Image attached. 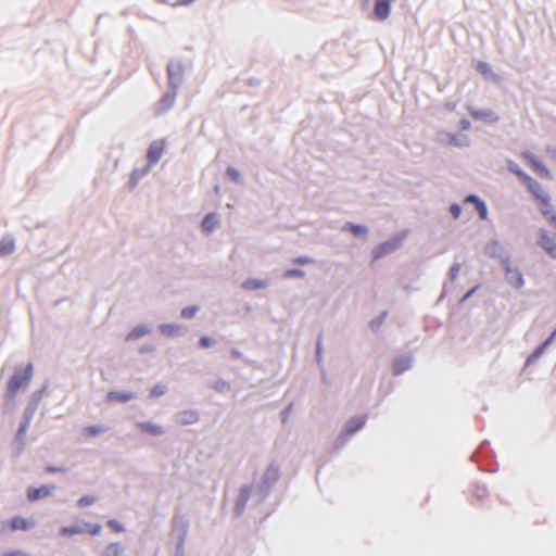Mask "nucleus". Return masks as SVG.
<instances>
[{
    "mask_svg": "<svg viewBox=\"0 0 556 556\" xmlns=\"http://www.w3.org/2000/svg\"><path fill=\"white\" fill-rule=\"evenodd\" d=\"M34 374L33 364L29 363L25 368L16 369L8 383V396L13 399L16 393L26 389Z\"/></svg>",
    "mask_w": 556,
    "mask_h": 556,
    "instance_id": "1",
    "label": "nucleus"
},
{
    "mask_svg": "<svg viewBox=\"0 0 556 556\" xmlns=\"http://www.w3.org/2000/svg\"><path fill=\"white\" fill-rule=\"evenodd\" d=\"M394 1L395 0H375L374 14L376 18L379 21L387 20Z\"/></svg>",
    "mask_w": 556,
    "mask_h": 556,
    "instance_id": "2",
    "label": "nucleus"
},
{
    "mask_svg": "<svg viewBox=\"0 0 556 556\" xmlns=\"http://www.w3.org/2000/svg\"><path fill=\"white\" fill-rule=\"evenodd\" d=\"M165 150V141L156 140L153 141L148 150V160L150 164H155L160 161Z\"/></svg>",
    "mask_w": 556,
    "mask_h": 556,
    "instance_id": "3",
    "label": "nucleus"
},
{
    "mask_svg": "<svg viewBox=\"0 0 556 556\" xmlns=\"http://www.w3.org/2000/svg\"><path fill=\"white\" fill-rule=\"evenodd\" d=\"M523 159L529 163L532 169L541 176L549 177L548 168L540 162L532 153L526 152L522 154Z\"/></svg>",
    "mask_w": 556,
    "mask_h": 556,
    "instance_id": "4",
    "label": "nucleus"
},
{
    "mask_svg": "<svg viewBox=\"0 0 556 556\" xmlns=\"http://www.w3.org/2000/svg\"><path fill=\"white\" fill-rule=\"evenodd\" d=\"M527 187L529 191L535 197V199L542 204L547 205V193L544 192L542 186L534 180L532 177H527Z\"/></svg>",
    "mask_w": 556,
    "mask_h": 556,
    "instance_id": "5",
    "label": "nucleus"
},
{
    "mask_svg": "<svg viewBox=\"0 0 556 556\" xmlns=\"http://www.w3.org/2000/svg\"><path fill=\"white\" fill-rule=\"evenodd\" d=\"M53 489H54L53 485H42L40 488H29L27 490V500L29 502H35L41 497H47L52 493Z\"/></svg>",
    "mask_w": 556,
    "mask_h": 556,
    "instance_id": "6",
    "label": "nucleus"
},
{
    "mask_svg": "<svg viewBox=\"0 0 556 556\" xmlns=\"http://www.w3.org/2000/svg\"><path fill=\"white\" fill-rule=\"evenodd\" d=\"M366 419H367V416L363 415V416H358V417H353L350 420H348V422L345 424V428H344V434L352 435L353 433H355L356 431L362 429L366 424Z\"/></svg>",
    "mask_w": 556,
    "mask_h": 556,
    "instance_id": "7",
    "label": "nucleus"
},
{
    "mask_svg": "<svg viewBox=\"0 0 556 556\" xmlns=\"http://www.w3.org/2000/svg\"><path fill=\"white\" fill-rule=\"evenodd\" d=\"M540 244L551 256L556 257V240L549 237L547 232H542Z\"/></svg>",
    "mask_w": 556,
    "mask_h": 556,
    "instance_id": "8",
    "label": "nucleus"
},
{
    "mask_svg": "<svg viewBox=\"0 0 556 556\" xmlns=\"http://www.w3.org/2000/svg\"><path fill=\"white\" fill-rule=\"evenodd\" d=\"M33 526H34L33 521H30L24 517H21V516L13 517L10 520V529L12 531H18V530L26 531V530L30 529Z\"/></svg>",
    "mask_w": 556,
    "mask_h": 556,
    "instance_id": "9",
    "label": "nucleus"
},
{
    "mask_svg": "<svg viewBox=\"0 0 556 556\" xmlns=\"http://www.w3.org/2000/svg\"><path fill=\"white\" fill-rule=\"evenodd\" d=\"M137 428L141 432L147 433L149 435H153V437L161 435L164 432L161 426L149 422V421L138 422Z\"/></svg>",
    "mask_w": 556,
    "mask_h": 556,
    "instance_id": "10",
    "label": "nucleus"
},
{
    "mask_svg": "<svg viewBox=\"0 0 556 556\" xmlns=\"http://www.w3.org/2000/svg\"><path fill=\"white\" fill-rule=\"evenodd\" d=\"M466 202L473 203L479 213L480 218L486 219L488 208L482 200H480L477 195L470 194L466 198Z\"/></svg>",
    "mask_w": 556,
    "mask_h": 556,
    "instance_id": "11",
    "label": "nucleus"
},
{
    "mask_svg": "<svg viewBox=\"0 0 556 556\" xmlns=\"http://www.w3.org/2000/svg\"><path fill=\"white\" fill-rule=\"evenodd\" d=\"M199 420V414L194 410H184L178 415V422L180 425H192Z\"/></svg>",
    "mask_w": 556,
    "mask_h": 556,
    "instance_id": "12",
    "label": "nucleus"
},
{
    "mask_svg": "<svg viewBox=\"0 0 556 556\" xmlns=\"http://www.w3.org/2000/svg\"><path fill=\"white\" fill-rule=\"evenodd\" d=\"M135 397V394L131 392H117V391H111L108 393V401L109 402H128Z\"/></svg>",
    "mask_w": 556,
    "mask_h": 556,
    "instance_id": "13",
    "label": "nucleus"
},
{
    "mask_svg": "<svg viewBox=\"0 0 556 556\" xmlns=\"http://www.w3.org/2000/svg\"><path fill=\"white\" fill-rule=\"evenodd\" d=\"M218 226V219L216 214H207L202 222V229L205 232H212Z\"/></svg>",
    "mask_w": 556,
    "mask_h": 556,
    "instance_id": "14",
    "label": "nucleus"
},
{
    "mask_svg": "<svg viewBox=\"0 0 556 556\" xmlns=\"http://www.w3.org/2000/svg\"><path fill=\"white\" fill-rule=\"evenodd\" d=\"M150 332V329L144 325L136 326L127 336L126 341L137 340Z\"/></svg>",
    "mask_w": 556,
    "mask_h": 556,
    "instance_id": "15",
    "label": "nucleus"
},
{
    "mask_svg": "<svg viewBox=\"0 0 556 556\" xmlns=\"http://www.w3.org/2000/svg\"><path fill=\"white\" fill-rule=\"evenodd\" d=\"M15 250V242L11 238L0 240V256L10 255Z\"/></svg>",
    "mask_w": 556,
    "mask_h": 556,
    "instance_id": "16",
    "label": "nucleus"
},
{
    "mask_svg": "<svg viewBox=\"0 0 556 556\" xmlns=\"http://www.w3.org/2000/svg\"><path fill=\"white\" fill-rule=\"evenodd\" d=\"M394 245L390 242H384L380 245H378L374 251V260L377 261L380 257L384 256L386 254L390 253L393 250Z\"/></svg>",
    "mask_w": 556,
    "mask_h": 556,
    "instance_id": "17",
    "label": "nucleus"
},
{
    "mask_svg": "<svg viewBox=\"0 0 556 556\" xmlns=\"http://www.w3.org/2000/svg\"><path fill=\"white\" fill-rule=\"evenodd\" d=\"M123 546L121 543H111L102 552V556H121Z\"/></svg>",
    "mask_w": 556,
    "mask_h": 556,
    "instance_id": "18",
    "label": "nucleus"
},
{
    "mask_svg": "<svg viewBox=\"0 0 556 556\" xmlns=\"http://www.w3.org/2000/svg\"><path fill=\"white\" fill-rule=\"evenodd\" d=\"M267 286V281L258 279H248L243 281L242 287L245 290L263 289Z\"/></svg>",
    "mask_w": 556,
    "mask_h": 556,
    "instance_id": "19",
    "label": "nucleus"
},
{
    "mask_svg": "<svg viewBox=\"0 0 556 556\" xmlns=\"http://www.w3.org/2000/svg\"><path fill=\"white\" fill-rule=\"evenodd\" d=\"M105 431L103 426H88L83 429V435L85 438H93Z\"/></svg>",
    "mask_w": 556,
    "mask_h": 556,
    "instance_id": "20",
    "label": "nucleus"
},
{
    "mask_svg": "<svg viewBox=\"0 0 556 556\" xmlns=\"http://www.w3.org/2000/svg\"><path fill=\"white\" fill-rule=\"evenodd\" d=\"M85 531V528L79 526H73V527H62L60 529V534L62 536H73L76 534H80Z\"/></svg>",
    "mask_w": 556,
    "mask_h": 556,
    "instance_id": "21",
    "label": "nucleus"
},
{
    "mask_svg": "<svg viewBox=\"0 0 556 556\" xmlns=\"http://www.w3.org/2000/svg\"><path fill=\"white\" fill-rule=\"evenodd\" d=\"M540 203V208L543 215L547 216L551 220V223H556V214L554 213L551 204H549V198L547 197V205Z\"/></svg>",
    "mask_w": 556,
    "mask_h": 556,
    "instance_id": "22",
    "label": "nucleus"
},
{
    "mask_svg": "<svg viewBox=\"0 0 556 556\" xmlns=\"http://www.w3.org/2000/svg\"><path fill=\"white\" fill-rule=\"evenodd\" d=\"M345 229L350 230L354 236H364L367 233V228L363 225H355L348 223L344 226Z\"/></svg>",
    "mask_w": 556,
    "mask_h": 556,
    "instance_id": "23",
    "label": "nucleus"
},
{
    "mask_svg": "<svg viewBox=\"0 0 556 556\" xmlns=\"http://www.w3.org/2000/svg\"><path fill=\"white\" fill-rule=\"evenodd\" d=\"M476 70L484 77L494 76L491 66L483 61L477 62Z\"/></svg>",
    "mask_w": 556,
    "mask_h": 556,
    "instance_id": "24",
    "label": "nucleus"
},
{
    "mask_svg": "<svg viewBox=\"0 0 556 556\" xmlns=\"http://www.w3.org/2000/svg\"><path fill=\"white\" fill-rule=\"evenodd\" d=\"M251 493L250 486H242L239 493L238 503L241 504V506H244L248 502Z\"/></svg>",
    "mask_w": 556,
    "mask_h": 556,
    "instance_id": "25",
    "label": "nucleus"
},
{
    "mask_svg": "<svg viewBox=\"0 0 556 556\" xmlns=\"http://www.w3.org/2000/svg\"><path fill=\"white\" fill-rule=\"evenodd\" d=\"M96 501H97L96 496H93V495H85V496L79 498L78 505L80 507H87V506H90V505L94 504Z\"/></svg>",
    "mask_w": 556,
    "mask_h": 556,
    "instance_id": "26",
    "label": "nucleus"
},
{
    "mask_svg": "<svg viewBox=\"0 0 556 556\" xmlns=\"http://www.w3.org/2000/svg\"><path fill=\"white\" fill-rule=\"evenodd\" d=\"M28 426H29V421L28 420H26L23 424H21V426L18 428V431L16 433V440H18L20 442H23V440H24V438L26 435Z\"/></svg>",
    "mask_w": 556,
    "mask_h": 556,
    "instance_id": "27",
    "label": "nucleus"
},
{
    "mask_svg": "<svg viewBox=\"0 0 556 556\" xmlns=\"http://www.w3.org/2000/svg\"><path fill=\"white\" fill-rule=\"evenodd\" d=\"M198 312L197 306H188L181 311V317L185 319L192 318Z\"/></svg>",
    "mask_w": 556,
    "mask_h": 556,
    "instance_id": "28",
    "label": "nucleus"
},
{
    "mask_svg": "<svg viewBox=\"0 0 556 556\" xmlns=\"http://www.w3.org/2000/svg\"><path fill=\"white\" fill-rule=\"evenodd\" d=\"M165 392H166V387L160 384V386H155L154 388H152V390L150 391V395L152 397H157V396L163 395Z\"/></svg>",
    "mask_w": 556,
    "mask_h": 556,
    "instance_id": "29",
    "label": "nucleus"
},
{
    "mask_svg": "<svg viewBox=\"0 0 556 556\" xmlns=\"http://www.w3.org/2000/svg\"><path fill=\"white\" fill-rule=\"evenodd\" d=\"M161 331L167 336L174 334L178 330V326L174 325H162L160 327Z\"/></svg>",
    "mask_w": 556,
    "mask_h": 556,
    "instance_id": "30",
    "label": "nucleus"
},
{
    "mask_svg": "<svg viewBox=\"0 0 556 556\" xmlns=\"http://www.w3.org/2000/svg\"><path fill=\"white\" fill-rule=\"evenodd\" d=\"M108 526L116 533L124 531V527L115 519L109 520Z\"/></svg>",
    "mask_w": 556,
    "mask_h": 556,
    "instance_id": "31",
    "label": "nucleus"
},
{
    "mask_svg": "<svg viewBox=\"0 0 556 556\" xmlns=\"http://www.w3.org/2000/svg\"><path fill=\"white\" fill-rule=\"evenodd\" d=\"M85 526H86L87 531L91 535H98L100 533V531H101V526L100 525H97V523H93V525L85 523Z\"/></svg>",
    "mask_w": 556,
    "mask_h": 556,
    "instance_id": "32",
    "label": "nucleus"
},
{
    "mask_svg": "<svg viewBox=\"0 0 556 556\" xmlns=\"http://www.w3.org/2000/svg\"><path fill=\"white\" fill-rule=\"evenodd\" d=\"M227 175L235 181L240 180V173L236 168H232V167L227 168Z\"/></svg>",
    "mask_w": 556,
    "mask_h": 556,
    "instance_id": "33",
    "label": "nucleus"
},
{
    "mask_svg": "<svg viewBox=\"0 0 556 556\" xmlns=\"http://www.w3.org/2000/svg\"><path fill=\"white\" fill-rule=\"evenodd\" d=\"M459 270H460V264H458V263L453 264V266L450 269V277L452 280L456 279Z\"/></svg>",
    "mask_w": 556,
    "mask_h": 556,
    "instance_id": "34",
    "label": "nucleus"
},
{
    "mask_svg": "<svg viewBox=\"0 0 556 556\" xmlns=\"http://www.w3.org/2000/svg\"><path fill=\"white\" fill-rule=\"evenodd\" d=\"M303 276H304V271H302L300 269H288L285 273V277H303Z\"/></svg>",
    "mask_w": 556,
    "mask_h": 556,
    "instance_id": "35",
    "label": "nucleus"
},
{
    "mask_svg": "<svg viewBox=\"0 0 556 556\" xmlns=\"http://www.w3.org/2000/svg\"><path fill=\"white\" fill-rule=\"evenodd\" d=\"M471 116L476 119L485 118L491 115V112H480V111H472Z\"/></svg>",
    "mask_w": 556,
    "mask_h": 556,
    "instance_id": "36",
    "label": "nucleus"
},
{
    "mask_svg": "<svg viewBox=\"0 0 556 556\" xmlns=\"http://www.w3.org/2000/svg\"><path fill=\"white\" fill-rule=\"evenodd\" d=\"M450 212L453 215L454 218H458L460 215V206L458 204H452L450 207Z\"/></svg>",
    "mask_w": 556,
    "mask_h": 556,
    "instance_id": "37",
    "label": "nucleus"
},
{
    "mask_svg": "<svg viewBox=\"0 0 556 556\" xmlns=\"http://www.w3.org/2000/svg\"><path fill=\"white\" fill-rule=\"evenodd\" d=\"M1 556H30V555L23 551H9V552H4Z\"/></svg>",
    "mask_w": 556,
    "mask_h": 556,
    "instance_id": "38",
    "label": "nucleus"
},
{
    "mask_svg": "<svg viewBox=\"0 0 556 556\" xmlns=\"http://www.w3.org/2000/svg\"><path fill=\"white\" fill-rule=\"evenodd\" d=\"M313 261L309 258V257H306V256H302V257H298L293 261V263L295 264H300V265H304V264H309L312 263Z\"/></svg>",
    "mask_w": 556,
    "mask_h": 556,
    "instance_id": "39",
    "label": "nucleus"
},
{
    "mask_svg": "<svg viewBox=\"0 0 556 556\" xmlns=\"http://www.w3.org/2000/svg\"><path fill=\"white\" fill-rule=\"evenodd\" d=\"M46 471L49 473L64 472L65 469L62 467L47 466Z\"/></svg>",
    "mask_w": 556,
    "mask_h": 556,
    "instance_id": "40",
    "label": "nucleus"
},
{
    "mask_svg": "<svg viewBox=\"0 0 556 556\" xmlns=\"http://www.w3.org/2000/svg\"><path fill=\"white\" fill-rule=\"evenodd\" d=\"M200 344L203 348H208V346H211L213 344V340L211 338H207V337H202L201 340H200Z\"/></svg>",
    "mask_w": 556,
    "mask_h": 556,
    "instance_id": "41",
    "label": "nucleus"
},
{
    "mask_svg": "<svg viewBox=\"0 0 556 556\" xmlns=\"http://www.w3.org/2000/svg\"><path fill=\"white\" fill-rule=\"evenodd\" d=\"M516 173V175L527 185L528 184V180H527V177H530L529 175H527L526 173H523L522 170L520 169H516L514 170Z\"/></svg>",
    "mask_w": 556,
    "mask_h": 556,
    "instance_id": "42",
    "label": "nucleus"
},
{
    "mask_svg": "<svg viewBox=\"0 0 556 556\" xmlns=\"http://www.w3.org/2000/svg\"><path fill=\"white\" fill-rule=\"evenodd\" d=\"M194 0H175L174 2H170L172 5H188L192 3Z\"/></svg>",
    "mask_w": 556,
    "mask_h": 556,
    "instance_id": "43",
    "label": "nucleus"
},
{
    "mask_svg": "<svg viewBox=\"0 0 556 556\" xmlns=\"http://www.w3.org/2000/svg\"><path fill=\"white\" fill-rule=\"evenodd\" d=\"M163 102H166L167 103V106L172 105L173 103V98L170 97H166L165 99H163Z\"/></svg>",
    "mask_w": 556,
    "mask_h": 556,
    "instance_id": "44",
    "label": "nucleus"
},
{
    "mask_svg": "<svg viewBox=\"0 0 556 556\" xmlns=\"http://www.w3.org/2000/svg\"><path fill=\"white\" fill-rule=\"evenodd\" d=\"M470 127V123L468 121H463V128L468 129Z\"/></svg>",
    "mask_w": 556,
    "mask_h": 556,
    "instance_id": "45",
    "label": "nucleus"
},
{
    "mask_svg": "<svg viewBox=\"0 0 556 556\" xmlns=\"http://www.w3.org/2000/svg\"><path fill=\"white\" fill-rule=\"evenodd\" d=\"M157 1H159V2H163V3H165V2H169L168 0H157Z\"/></svg>",
    "mask_w": 556,
    "mask_h": 556,
    "instance_id": "46",
    "label": "nucleus"
},
{
    "mask_svg": "<svg viewBox=\"0 0 556 556\" xmlns=\"http://www.w3.org/2000/svg\"><path fill=\"white\" fill-rule=\"evenodd\" d=\"M518 280H519V283L521 285L522 283V278L520 276L518 277Z\"/></svg>",
    "mask_w": 556,
    "mask_h": 556,
    "instance_id": "47",
    "label": "nucleus"
},
{
    "mask_svg": "<svg viewBox=\"0 0 556 556\" xmlns=\"http://www.w3.org/2000/svg\"><path fill=\"white\" fill-rule=\"evenodd\" d=\"M553 224L556 226V222H555V223H553Z\"/></svg>",
    "mask_w": 556,
    "mask_h": 556,
    "instance_id": "48",
    "label": "nucleus"
}]
</instances>
